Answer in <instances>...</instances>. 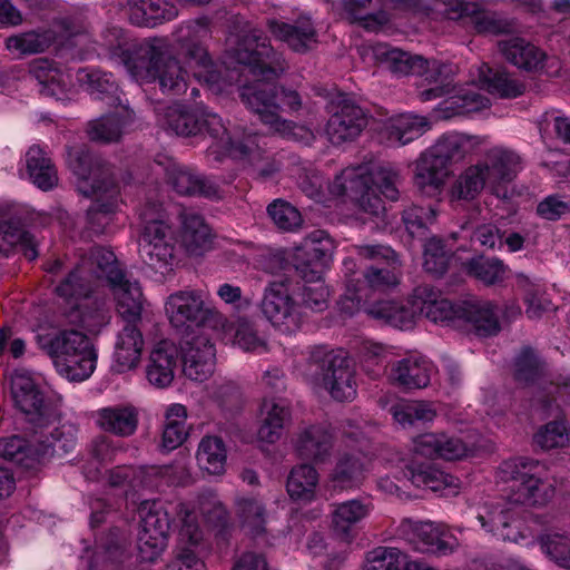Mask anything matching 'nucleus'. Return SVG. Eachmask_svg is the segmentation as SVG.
<instances>
[{"mask_svg": "<svg viewBox=\"0 0 570 570\" xmlns=\"http://www.w3.org/2000/svg\"><path fill=\"white\" fill-rule=\"evenodd\" d=\"M230 56L236 62L248 68L254 78L242 87L240 97L247 108L258 117L271 131L284 138L308 144L313 132L279 116L281 111H297L302 106L299 95L274 86L271 81L279 77L287 66L283 56L275 52L266 37L257 29H250L236 39H230Z\"/></svg>", "mask_w": 570, "mask_h": 570, "instance_id": "f257e3e1", "label": "nucleus"}, {"mask_svg": "<svg viewBox=\"0 0 570 570\" xmlns=\"http://www.w3.org/2000/svg\"><path fill=\"white\" fill-rule=\"evenodd\" d=\"M498 478L511 483L508 500L485 507L478 520L488 533L500 540L530 546L535 534L521 518L519 505H543L552 499L554 488L547 480L546 466L534 460L517 458L500 465Z\"/></svg>", "mask_w": 570, "mask_h": 570, "instance_id": "f03ea898", "label": "nucleus"}, {"mask_svg": "<svg viewBox=\"0 0 570 570\" xmlns=\"http://www.w3.org/2000/svg\"><path fill=\"white\" fill-rule=\"evenodd\" d=\"M356 253L367 259H386L383 266L372 265L360 275L354 258L343 262L344 292L336 302L337 311L351 317L367 306L373 293L394 288L400 282V273L394 262L395 253L390 247L379 245H356Z\"/></svg>", "mask_w": 570, "mask_h": 570, "instance_id": "7ed1b4c3", "label": "nucleus"}, {"mask_svg": "<svg viewBox=\"0 0 570 570\" xmlns=\"http://www.w3.org/2000/svg\"><path fill=\"white\" fill-rule=\"evenodd\" d=\"M521 170L518 154L511 150L494 148L483 161L468 167L454 181L451 188L452 200H471L488 187L492 194L502 199L512 196L508 185Z\"/></svg>", "mask_w": 570, "mask_h": 570, "instance_id": "20e7f679", "label": "nucleus"}, {"mask_svg": "<svg viewBox=\"0 0 570 570\" xmlns=\"http://www.w3.org/2000/svg\"><path fill=\"white\" fill-rule=\"evenodd\" d=\"M38 346L52 360L56 371L71 382L88 380L97 366V350L91 340L77 330L40 331Z\"/></svg>", "mask_w": 570, "mask_h": 570, "instance_id": "39448f33", "label": "nucleus"}, {"mask_svg": "<svg viewBox=\"0 0 570 570\" xmlns=\"http://www.w3.org/2000/svg\"><path fill=\"white\" fill-rule=\"evenodd\" d=\"M479 87L487 88L500 98H515L524 91L523 83L509 72L492 70L483 63L478 68V83L474 79L465 86H450L449 96L440 102L444 117L465 116L489 108L490 100L480 92Z\"/></svg>", "mask_w": 570, "mask_h": 570, "instance_id": "423d86ee", "label": "nucleus"}, {"mask_svg": "<svg viewBox=\"0 0 570 570\" xmlns=\"http://www.w3.org/2000/svg\"><path fill=\"white\" fill-rule=\"evenodd\" d=\"M340 187L331 189L334 195H346L365 214L380 216L385 212L380 190L385 198H399L397 184L400 176L396 171L385 168L372 170L368 165L348 167L337 176Z\"/></svg>", "mask_w": 570, "mask_h": 570, "instance_id": "0eeeda50", "label": "nucleus"}, {"mask_svg": "<svg viewBox=\"0 0 570 570\" xmlns=\"http://www.w3.org/2000/svg\"><path fill=\"white\" fill-rule=\"evenodd\" d=\"M29 73L38 81L40 92L45 96L65 101L76 94L73 75L53 61L45 58L35 59L29 65ZM75 78L79 87L96 98H101L102 95L114 96L118 91L112 75L108 72L79 69Z\"/></svg>", "mask_w": 570, "mask_h": 570, "instance_id": "6e6552de", "label": "nucleus"}, {"mask_svg": "<svg viewBox=\"0 0 570 570\" xmlns=\"http://www.w3.org/2000/svg\"><path fill=\"white\" fill-rule=\"evenodd\" d=\"M331 250V238L323 230L311 233L294 249V267L305 282L299 292L302 306L313 312H322L327 307L330 292L323 281V273Z\"/></svg>", "mask_w": 570, "mask_h": 570, "instance_id": "1a4fd4ad", "label": "nucleus"}, {"mask_svg": "<svg viewBox=\"0 0 570 570\" xmlns=\"http://www.w3.org/2000/svg\"><path fill=\"white\" fill-rule=\"evenodd\" d=\"M376 61L396 76L421 75L419 98L421 101H431L442 96H449L452 76L451 65L438 61H428L420 56H412L385 43H377L372 48Z\"/></svg>", "mask_w": 570, "mask_h": 570, "instance_id": "9d476101", "label": "nucleus"}, {"mask_svg": "<svg viewBox=\"0 0 570 570\" xmlns=\"http://www.w3.org/2000/svg\"><path fill=\"white\" fill-rule=\"evenodd\" d=\"M165 40L144 41L136 50V58L127 61L128 72L138 82H158L160 90L178 96L187 89V71L173 57L165 58Z\"/></svg>", "mask_w": 570, "mask_h": 570, "instance_id": "9b49d317", "label": "nucleus"}, {"mask_svg": "<svg viewBox=\"0 0 570 570\" xmlns=\"http://www.w3.org/2000/svg\"><path fill=\"white\" fill-rule=\"evenodd\" d=\"M141 233L139 256L142 263L161 281L174 271L176 263L173 229L161 206L146 204L139 212Z\"/></svg>", "mask_w": 570, "mask_h": 570, "instance_id": "f8f14e48", "label": "nucleus"}, {"mask_svg": "<svg viewBox=\"0 0 570 570\" xmlns=\"http://www.w3.org/2000/svg\"><path fill=\"white\" fill-rule=\"evenodd\" d=\"M179 504H185L193 511L191 518L197 523L195 508L188 503L167 504L156 500H147L140 503L138 508L139 530L137 548L142 561L154 562L166 550L171 524L170 513H175L181 524V519L177 512V505Z\"/></svg>", "mask_w": 570, "mask_h": 570, "instance_id": "ddd939ff", "label": "nucleus"}, {"mask_svg": "<svg viewBox=\"0 0 570 570\" xmlns=\"http://www.w3.org/2000/svg\"><path fill=\"white\" fill-rule=\"evenodd\" d=\"M465 139L460 134L443 135L416 161L414 184L421 193L434 196L449 174L448 166L464 155Z\"/></svg>", "mask_w": 570, "mask_h": 570, "instance_id": "4468645a", "label": "nucleus"}, {"mask_svg": "<svg viewBox=\"0 0 570 570\" xmlns=\"http://www.w3.org/2000/svg\"><path fill=\"white\" fill-rule=\"evenodd\" d=\"M308 361L322 367L321 375L308 380L315 387H323L336 401H352L356 396V380L353 362L340 351H328L324 346L309 350Z\"/></svg>", "mask_w": 570, "mask_h": 570, "instance_id": "2eb2a0df", "label": "nucleus"}, {"mask_svg": "<svg viewBox=\"0 0 570 570\" xmlns=\"http://www.w3.org/2000/svg\"><path fill=\"white\" fill-rule=\"evenodd\" d=\"M165 313L169 323L177 330L186 332L195 327L224 325V315L208 302L202 289L185 288L171 293L165 302Z\"/></svg>", "mask_w": 570, "mask_h": 570, "instance_id": "dca6fc26", "label": "nucleus"}, {"mask_svg": "<svg viewBox=\"0 0 570 570\" xmlns=\"http://www.w3.org/2000/svg\"><path fill=\"white\" fill-rule=\"evenodd\" d=\"M94 259L112 291L120 317L125 322H140L144 296L138 282L126 276L111 250L97 249Z\"/></svg>", "mask_w": 570, "mask_h": 570, "instance_id": "f3484780", "label": "nucleus"}, {"mask_svg": "<svg viewBox=\"0 0 570 570\" xmlns=\"http://www.w3.org/2000/svg\"><path fill=\"white\" fill-rule=\"evenodd\" d=\"M181 519L173 559L167 570H207L205 559L210 553L212 546L203 530L194 522L193 511L185 504L177 505Z\"/></svg>", "mask_w": 570, "mask_h": 570, "instance_id": "a211bd4d", "label": "nucleus"}, {"mask_svg": "<svg viewBox=\"0 0 570 570\" xmlns=\"http://www.w3.org/2000/svg\"><path fill=\"white\" fill-rule=\"evenodd\" d=\"M200 126L202 132L206 130L215 139L212 148L215 147L232 158L255 167L266 158L265 149L261 146L257 135H246L236 141V134L229 132L216 114L202 112Z\"/></svg>", "mask_w": 570, "mask_h": 570, "instance_id": "6ab92c4d", "label": "nucleus"}, {"mask_svg": "<svg viewBox=\"0 0 570 570\" xmlns=\"http://www.w3.org/2000/svg\"><path fill=\"white\" fill-rule=\"evenodd\" d=\"M175 41L186 56L195 61L197 70L194 76L204 82L210 90L220 92L224 85L220 83V75L215 69L206 48L202 45L208 36L207 26L200 21L188 22L180 26L175 32Z\"/></svg>", "mask_w": 570, "mask_h": 570, "instance_id": "aec40b11", "label": "nucleus"}, {"mask_svg": "<svg viewBox=\"0 0 570 570\" xmlns=\"http://www.w3.org/2000/svg\"><path fill=\"white\" fill-rule=\"evenodd\" d=\"M261 309L272 326L282 334L297 332L302 324L299 308L285 282H273L264 292Z\"/></svg>", "mask_w": 570, "mask_h": 570, "instance_id": "412c9836", "label": "nucleus"}, {"mask_svg": "<svg viewBox=\"0 0 570 570\" xmlns=\"http://www.w3.org/2000/svg\"><path fill=\"white\" fill-rule=\"evenodd\" d=\"M97 249L104 248H94L89 257L82 258L56 286V293L65 301V307H70V305H76L98 294L99 279L105 278V275L101 274L94 259Z\"/></svg>", "mask_w": 570, "mask_h": 570, "instance_id": "4be33fe9", "label": "nucleus"}, {"mask_svg": "<svg viewBox=\"0 0 570 570\" xmlns=\"http://www.w3.org/2000/svg\"><path fill=\"white\" fill-rule=\"evenodd\" d=\"M498 48L507 61L519 69L556 77L561 63L557 57L548 56L540 48L520 37H510L498 42Z\"/></svg>", "mask_w": 570, "mask_h": 570, "instance_id": "5701e85b", "label": "nucleus"}, {"mask_svg": "<svg viewBox=\"0 0 570 570\" xmlns=\"http://www.w3.org/2000/svg\"><path fill=\"white\" fill-rule=\"evenodd\" d=\"M67 163L79 179V189L85 195H96L104 190L108 183L115 184L110 167L86 147H70Z\"/></svg>", "mask_w": 570, "mask_h": 570, "instance_id": "b1692460", "label": "nucleus"}, {"mask_svg": "<svg viewBox=\"0 0 570 570\" xmlns=\"http://www.w3.org/2000/svg\"><path fill=\"white\" fill-rule=\"evenodd\" d=\"M400 532L404 540L419 552L446 556L459 547L456 538L448 535L443 524L430 521L404 520L400 525Z\"/></svg>", "mask_w": 570, "mask_h": 570, "instance_id": "393cba45", "label": "nucleus"}, {"mask_svg": "<svg viewBox=\"0 0 570 570\" xmlns=\"http://www.w3.org/2000/svg\"><path fill=\"white\" fill-rule=\"evenodd\" d=\"M367 125L366 115L361 107L347 98H341L332 112L326 136L336 146L354 141Z\"/></svg>", "mask_w": 570, "mask_h": 570, "instance_id": "a878e982", "label": "nucleus"}, {"mask_svg": "<svg viewBox=\"0 0 570 570\" xmlns=\"http://www.w3.org/2000/svg\"><path fill=\"white\" fill-rule=\"evenodd\" d=\"M181 356L186 377L203 382L214 373L216 350L207 335L199 334L186 340L181 346Z\"/></svg>", "mask_w": 570, "mask_h": 570, "instance_id": "bb28decb", "label": "nucleus"}, {"mask_svg": "<svg viewBox=\"0 0 570 570\" xmlns=\"http://www.w3.org/2000/svg\"><path fill=\"white\" fill-rule=\"evenodd\" d=\"M11 393L17 407L30 415V421L37 426L56 417L55 410L45 404L41 393L27 373L14 372L11 377Z\"/></svg>", "mask_w": 570, "mask_h": 570, "instance_id": "cd10ccee", "label": "nucleus"}, {"mask_svg": "<svg viewBox=\"0 0 570 570\" xmlns=\"http://www.w3.org/2000/svg\"><path fill=\"white\" fill-rule=\"evenodd\" d=\"M411 451L426 459L455 461L465 458L470 449L459 436L446 433H423L412 440Z\"/></svg>", "mask_w": 570, "mask_h": 570, "instance_id": "c85d7f7f", "label": "nucleus"}, {"mask_svg": "<svg viewBox=\"0 0 570 570\" xmlns=\"http://www.w3.org/2000/svg\"><path fill=\"white\" fill-rule=\"evenodd\" d=\"M403 470V479L397 478V482L406 479L416 488L428 489L446 497L456 495L460 492V480L433 464L405 462Z\"/></svg>", "mask_w": 570, "mask_h": 570, "instance_id": "c756f323", "label": "nucleus"}, {"mask_svg": "<svg viewBox=\"0 0 570 570\" xmlns=\"http://www.w3.org/2000/svg\"><path fill=\"white\" fill-rule=\"evenodd\" d=\"M413 306L435 324L453 325L461 320L462 305H454L439 291L423 285L413 291Z\"/></svg>", "mask_w": 570, "mask_h": 570, "instance_id": "7c9ffc66", "label": "nucleus"}, {"mask_svg": "<svg viewBox=\"0 0 570 570\" xmlns=\"http://www.w3.org/2000/svg\"><path fill=\"white\" fill-rule=\"evenodd\" d=\"M20 245L28 261L38 256L32 236L22 229L18 208L9 202H0V252L7 254Z\"/></svg>", "mask_w": 570, "mask_h": 570, "instance_id": "2f4dec72", "label": "nucleus"}, {"mask_svg": "<svg viewBox=\"0 0 570 570\" xmlns=\"http://www.w3.org/2000/svg\"><path fill=\"white\" fill-rule=\"evenodd\" d=\"M257 439L266 444L276 443L292 420L289 403L282 397H265L259 407Z\"/></svg>", "mask_w": 570, "mask_h": 570, "instance_id": "473e14b6", "label": "nucleus"}, {"mask_svg": "<svg viewBox=\"0 0 570 570\" xmlns=\"http://www.w3.org/2000/svg\"><path fill=\"white\" fill-rule=\"evenodd\" d=\"M63 314L69 323L77 325L89 334H99L111 320L110 309L105 298L97 295L70 307Z\"/></svg>", "mask_w": 570, "mask_h": 570, "instance_id": "72a5a7b5", "label": "nucleus"}, {"mask_svg": "<svg viewBox=\"0 0 570 570\" xmlns=\"http://www.w3.org/2000/svg\"><path fill=\"white\" fill-rule=\"evenodd\" d=\"M267 28L275 39L296 52H306L317 43V32L308 17H301L293 24L271 19Z\"/></svg>", "mask_w": 570, "mask_h": 570, "instance_id": "f704fd0d", "label": "nucleus"}, {"mask_svg": "<svg viewBox=\"0 0 570 570\" xmlns=\"http://www.w3.org/2000/svg\"><path fill=\"white\" fill-rule=\"evenodd\" d=\"M140 322H126L118 332L114 350V366L122 373L137 367L144 351V336Z\"/></svg>", "mask_w": 570, "mask_h": 570, "instance_id": "c9c22d12", "label": "nucleus"}, {"mask_svg": "<svg viewBox=\"0 0 570 570\" xmlns=\"http://www.w3.org/2000/svg\"><path fill=\"white\" fill-rule=\"evenodd\" d=\"M164 170L168 181L178 194L199 195L208 198L216 197L218 194L215 184L210 180L170 158H166Z\"/></svg>", "mask_w": 570, "mask_h": 570, "instance_id": "e433bc0d", "label": "nucleus"}, {"mask_svg": "<svg viewBox=\"0 0 570 570\" xmlns=\"http://www.w3.org/2000/svg\"><path fill=\"white\" fill-rule=\"evenodd\" d=\"M294 448L298 456L315 462L325 461L333 448V435L322 424H311L299 429Z\"/></svg>", "mask_w": 570, "mask_h": 570, "instance_id": "4c0bfd02", "label": "nucleus"}, {"mask_svg": "<svg viewBox=\"0 0 570 570\" xmlns=\"http://www.w3.org/2000/svg\"><path fill=\"white\" fill-rule=\"evenodd\" d=\"M429 129L425 117L402 114L383 122L381 140L390 146H404L422 136Z\"/></svg>", "mask_w": 570, "mask_h": 570, "instance_id": "58836bf2", "label": "nucleus"}, {"mask_svg": "<svg viewBox=\"0 0 570 570\" xmlns=\"http://www.w3.org/2000/svg\"><path fill=\"white\" fill-rule=\"evenodd\" d=\"M178 350L170 341L159 342L151 351L146 368L148 382L156 387H167L171 384L177 365Z\"/></svg>", "mask_w": 570, "mask_h": 570, "instance_id": "ea45409f", "label": "nucleus"}, {"mask_svg": "<svg viewBox=\"0 0 570 570\" xmlns=\"http://www.w3.org/2000/svg\"><path fill=\"white\" fill-rule=\"evenodd\" d=\"M333 9L341 18L357 22L371 31L380 29L390 20L385 10L374 11L373 0H340L333 6Z\"/></svg>", "mask_w": 570, "mask_h": 570, "instance_id": "a19ab883", "label": "nucleus"}, {"mask_svg": "<svg viewBox=\"0 0 570 570\" xmlns=\"http://www.w3.org/2000/svg\"><path fill=\"white\" fill-rule=\"evenodd\" d=\"M433 366L429 360L420 355H410L392 365L391 380L405 389L428 386Z\"/></svg>", "mask_w": 570, "mask_h": 570, "instance_id": "79ce46f5", "label": "nucleus"}, {"mask_svg": "<svg viewBox=\"0 0 570 570\" xmlns=\"http://www.w3.org/2000/svg\"><path fill=\"white\" fill-rule=\"evenodd\" d=\"M49 422L50 420L43 421V425H39V428H45L46 430L37 432V435H35V441L39 445L37 455L43 458L53 454L60 455L71 451L77 440L76 426L70 423H63L60 426L50 429Z\"/></svg>", "mask_w": 570, "mask_h": 570, "instance_id": "37998d69", "label": "nucleus"}, {"mask_svg": "<svg viewBox=\"0 0 570 570\" xmlns=\"http://www.w3.org/2000/svg\"><path fill=\"white\" fill-rule=\"evenodd\" d=\"M410 306L395 301H380L368 304L363 309L373 318L400 330L412 328L415 324L417 309L413 306V295L409 301Z\"/></svg>", "mask_w": 570, "mask_h": 570, "instance_id": "c03bdc74", "label": "nucleus"}, {"mask_svg": "<svg viewBox=\"0 0 570 570\" xmlns=\"http://www.w3.org/2000/svg\"><path fill=\"white\" fill-rule=\"evenodd\" d=\"M98 426L118 436L132 435L138 426V412L134 406H108L97 412Z\"/></svg>", "mask_w": 570, "mask_h": 570, "instance_id": "a18cd8bd", "label": "nucleus"}, {"mask_svg": "<svg viewBox=\"0 0 570 570\" xmlns=\"http://www.w3.org/2000/svg\"><path fill=\"white\" fill-rule=\"evenodd\" d=\"M461 320L471 324L479 336H492L500 331L497 308L488 301L464 302Z\"/></svg>", "mask_w": 570, "mask_h": 570, "instance_id": "49530a36", "label": "nucleus"}, {"mask_svg": "<svg viewBox=\"0 0 570 570\" xmlns=\"http://www.w3.org/2000/svg\"><path fill=\"white\" fill-rule=\"evenodd\" d=\"M28 178L41 190H50L58 184L57 170L47 153L38 145L31 146L24 156Z\"/></svg>", "mask_w": 570, "mask_h": 570, "instance_id": "de8ad7c7", "label": "nucleus"}, {"mask_svg": "<svg viewBox=\"0 0 570 570\" xmlns=\"http://www.w3.org/2000/svg\"><path fill=\"white\" fill-rule=\"evenodd\" d=\"M90 196L95 197V200L87 212L89 228L95 233H104L111 222L112 214L118 209L119 189L116 184L109 181L104 190Z\"/></svg>", "mask_w": 570, "mask_h": 570, "instance_id": "09e8293b", "label": "nucleus"}, {"mask_svg": "<svg viewBox=\"0 0 570 570\" xmlns=\"http://www.w3.org/2000/svg\"><path fill=\"white\" fill-rule=\"evenodd\" d=\"M196 461L202 471L210 475H223L227 462V446L224 440L217 435L202 438L196 451Z\"/></svg>", "mask_w": 570, "mask_h": 570, "instance_id": "8fccbe9b", "label": "nucleus"}, {"mask_svg": "<svg viewBox=\"0 0 570 570\" xmlns=\"http://www.w3.org/2000/svg\"><path fill=\"white\" fill-rule=\"evenodd\" d=\"M132 121V112L125 107L114 114L106 115L88 125V136L91 140L101 142L117 141Z\"/></svg>", "mask_w": 570, "mask_h": 570, "instance_id": "3c124183", "label": "nucleus"}, {"mask_svg": "<svg viewBox=\"0 0 570 570\" xmlns=\"http://www.w3.org/2000/svg\"><path fill=\"white\" fill-rule=\"evenodd\" d=\"M129 18L136 26L153 27L177 16L174 6L164 0H128Z\"/></svg>", "mask_w": 570, "mask_h": 570, "instance_id": "603ef678", "label": "nucleus"}, {"mask_svg": "<svg viewBox=\"0 0 570 570\" xmlns=\"http://www.w3.org/2000/svg\"><path fill=\"white\" fill-rule=\"evenodd\" d=\"M180 244L189 255H202L210 247V229L196 214L181 217Z\"/></svg>", "mask_w": 570, "mask_h": 570, "instance_id": "864d4df0", "label": "nucleus"}, {"mask_svg": "<svg viewBox=\"0 0 570 570\" xmlns=\"http://www.w3.org/2000/svg\"><path fill=\"white\" fill-rule=\"evenodd\" d=\"M372 511L370 502L352 499L333 507L332 525L336 533L348 535L351 530L366 519Z\"/></svg>", "mask_w": 570, "mask_h": 570, "instance_id": "5fc2aeb1", "label": "nucleus"}, {"mask_svg": "<svg viewBox=\"0 0 570 570\" xmlns=\"http://www.w3.org/2000/svg\"><path fill=\"white\" fill-rule=\"evenodd\" d=\"M187 410L183 404L173 403L166 407L160 446L170 452L179 448L188 436Z\"/></svg>", "mask_w": 570, "mask_h": 570, "instance_id": "6e6d98bb", "label": "nucleus"}, {"mask_svg": "<svg viewBox=\"0 0 570 570\" xmlns=\"http://www.w3.org/2000/svg\"><path fill=\"white\" fill-rule=\"evenodd\" d=\"M57 32L51 29H38L7 38L6 48L18 55H33L47 50L56 40Z\"/></svg>", "mask_w": 570, "mask_h": 570, "instance_id": "4d7b16f0", "label": "nucleus"}, {"mask_svg": "<svg viewBox=\"0 0 570 570\" xmlns=\"http://www.w3.org/2000/svg\"><path fill=\"white\" fill-rule=\"evenodd\" d=\"M366 466L358 456L343 455L330 476V485L335 490H347L358 487L364 480Z\"/></svg>", "mask_w": 570, "mask_h": 570, "instance_id": "13d9d810", "label": "nucleus"}, {"mask_svg": "<svg viewBox=\"0 0 570 570\" xmlns=\"http://www.w3.org/2000/svg\"><path fill=\"white\" fill-rule=\"evenodd\" d=\"M318 473L309 464H301L291 471L287 492L293 500L309 502L315 498Z\"/></svg>", "mask_w": 570, "mask_h": 570, "instance_id": "bf43d9fd", "label": "nucleus"}, {"mask_svg": "<svg viewBox=\"0 0 570 570\" xmlns=\"http://www.w3.org/2000/svg\"><path fill=\"white\" fill-rule=\"evenodd\" d=\"M157 111L161 125L179 136H194L202 132V112L188 111L178 105L168 107L165 115L159 109Z\"/></svg>", "mask_w": 570, "mask_h": 570, "instance_id": "052dcab7", "label": "nucleus"}, {"mask_svg": "<svg viewBox=\"0 0 570 570\" xmlns=\"http://www.w3.org/2000/svg\"><path fill=\"white\" fill-rule=\"evenodd\" d=\"M116 444L107 436L96 438L90 445L91 460L83 466L88 480H99L102 476V465L111 462L118 452Z\"/></svg>", "mask_w": 570, "mask_h": 570, "instance_id": "680f3d73", "label": "nucleus"}, {"mask_svg": "<svg viewBox=\"0 0 570 570\" xmlns=\"http://www.w3.org/2000/svg\"><path fill=\"white\" fill-rule=\"evenodd\" d=\"M542 553L557 567L570 570V537L564 533H547L539 538Z\"/></svg>", "mask_w": 570, "mask_h": 570, "instance_id": "e2e57ef3", "label": "nucleus"}, {"mask_svg": "<svg viewBox=\"0 0 570 570\" xmlns=\"http://www.w3.org/2000/svg\"><path fill=\"white\" fill-rule=\"evenodd\" d=\"M466 271L480 282L494 285L505 279L508 267L498 258L478 257L466 263Z\"/></svg>", "mask_w": 570, "mask_h": 570, "instance_id": "0e129e2a", "label": "nucleus"}, {"mask_svg": "<svg viewBox=\"0 0 570 570\" xmlns=\"http://www.w3.org/2000/svg\"><path fill=\"white\" fill-rule=\"evenodd\" d=\"M391 413L402 428L412 426L416 422H431L436 415L434 409L424 402L399 403L392 406Z\"/></svg>", "mask_w": 570, "mask_h": 570, "instance_id": "69168bd1", "label": "nucleus"}, {"mask_svg": "<svg viewBox=\"0 0 570 570\" xmlns=\"http://www.w3.org/2000/svg\"><path fill=\"white\" fill-rule=\"evenodd\" d=\"M517 284L524 292L528 317L539 318L550 307V301L543 298L542 285L522 273L517 274Z\"/></svg>", "mask_w": 570, "mask_h": 570, "instance_id": "338daca9", "label": "nucleus"}, {"mask_svg": "<svg viewBox=\"0 0 570 570\" xmlns=\"http://www.w3.org/2000/svg\"><path fill=\"white\" fill-rule=\"evenodd\" d=\"M404 553L392 547H377L366 553L364 570H401Z\"/></svg>", "mask_w": 570, "mask_h": 570, "instance_id": "774afa93", "label": "nucleus"}]
</instances>
